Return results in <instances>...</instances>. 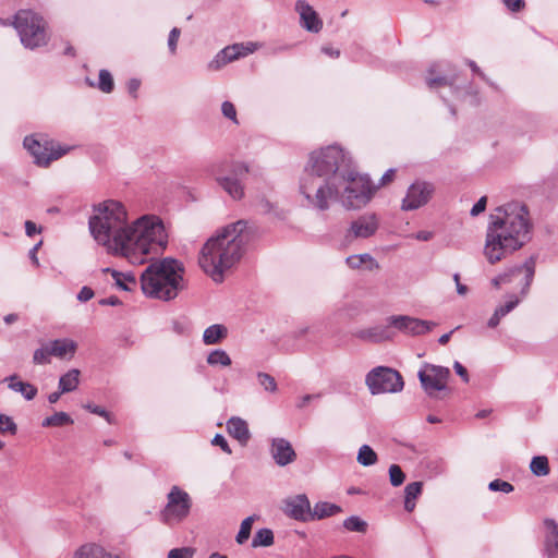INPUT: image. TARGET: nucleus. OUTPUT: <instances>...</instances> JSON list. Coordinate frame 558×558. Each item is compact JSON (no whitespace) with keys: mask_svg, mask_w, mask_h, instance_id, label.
Returning <instances> with one entry per match:
<instances>
[{"mask_svg":"<svg viewBox=\"0 0 558 558\" xmlns=\"http://www.w3.org/2000/svg\"><path fill=\"white\" fill-rule=\"evenodd\" d=\"M299 190L306 206L318 211L328 210L331 202L347 209L362 208L375 191L369 178L359 173L349 153L336 144L310 154Z\"/></svg>","mask_w":558,"mask_h":558,"instance_id":"obj_1","label":"nucleus"},{"mask_svg":"<svg viewBox=\"0 0 558 558\" xmlns=\"http://www.w3.org/2000/svg\"><path fill=\"white\" fill-rule=\"evenodd\" d=\"M94 210L88 226L95 241L131 264L146 263L149 255L160 254L168 243L162 221L156 216L145 215L128 225L124 206L113 199L98 204Z\"/></svg>","mask_w":558,"mask_h":558,"instance_id":"obj_2","label":"nucleus"},{"mask_svg":"<svg viewBox=\"0 0 558 558\" xmlns=\"http://www.w3.org/2000/svg\"><path fill=\"white\" fill-rule=\"evenodd\" d=\"M259 235V228L247 220L225 226L203 245L199 266L215 282H222L225 272L241 260L247 245Z\"/></svg>","mask_w":558,"mask_h":558,"instance_id":"obj_3","label":"nucleus"},{"mask_svg":"<svg viewBox=\"0 0 558 558\" xmlns=\"http://www.w3.org/2000/svg\"><path fill=\"white\" fill-rule=\"evenodd\" d=\"M525 205L511 203L496 208L487 226L483 254L492 265L521 248L531 239Z\"/></svg>","mask_w":558,"mask_h":558,"instance_id":"obj_4","label":"nucleus"},{"mask_svg":"<svg viewBox=\"0 0 558 558\" xmlns=\"http://www.w3.org/2000/svg\"><path fill=\"white\" fill-rule=\"evenodd\" d=\"M183 274L182 263L174 258L153 260L141 275L142 291L149 298L173 300L184 287Z\"/></svg>","mask_w":558,"mask_h":558,"instance_id":"obj_5","label":"nucleus"},{"mask_svg":"<svg viewBox=\"0 0 558 558\" xmlns=\"http://www.w3.org/2000/svg\"><path fill=\"white\" fill-rule=\"evenodd\" d=\"M13 26L22 45L31 50L43 47L48 43L46 22L43 16L32 10H20L14 15Z\"/></svg>","mask_w":558,"mask_h":558,"instance_id":"obj_6","label":"nucleus"},{"mask_svg":"<svg viewBox=\"0 0 558 558\" xmlns=\"http://www.w3.org/2000/svg\"><path fill=\"white\" fill-rule=\"evenodd\" d=\"M192 499L179 486H172L167 495V504L160 511V520L167 525L182 522L190 514Z\"/></svg>","mask_w":558,"mask_h":558,"instance_id":"obj_7","label":"nucleus"},{"mask_svg":"<svg viewBox=\"0 0 558 558\" xmlns=\"http://www.w3.org/2000/svg\"><path fill=\"white\" fill-rule=\"evenodd\" d=\"M365 384L372 395L399 392L404 385L399 372L386 366H377L369 371Z\"/></svg>","mask_w":558,"mask_h":558,"instance_id":"obj_8","label":"nucleus"},{"mask_svg":"<svg viewBox=\"0 0 558 558\" xmlns=\"http://www.w3.org/2000/svg\"><path fill=\"white\" fill-rule=\"evenodd\" d=\"M24 147L33 156L34 163L39 167H49L54 160L66 155L71 147L61 146L50 141L39 142L35 136H26L23 142Z\"/></svg>","mask_w":558,"mask_h":558,"instance_id":"obj_9","label":"nucleus"},{"mask_svg":"<svg viewBox=\"0 0 558 558\" xmlns=\"http://www.w3.org/2000/svg\"><path fill=\"white\" fill-rule=\"evenodd\" d=\"M450 376L448 367L425 364L418 372V379L425 392L429 397H435L436 392L447 389V380Z\"/></svg>","mask_w":558,"mask_h":558,"instance_id":"obj_10","label":"nucleus"},{"mask_svg":"<svg viewBox=\"0 0 558 558\" xmlns=\"http://www.w3.org/2000/svg\"><path fill=\"white\" fill-rule=\"evenodd\" d=\"M390 327L411 336H420L429 332L436 324L408 315H392L387 318Z\"/></svg>","mask_w":558,"mask_h":558,"instance_id":"obj_11","label":"nucleus"},{"mask_svg":"<svg viewBox=\"0 0 558 558\" xmlns=\"http://www.w3.org/2000/svg\"><path fill=\"white\" fill-rule=\"evenodd\" d=\"M434 193V185L425 181H415L412 183L402 199L401 208L403 210H415L424 206Z\"/></svg>","mask_w":558,"mask_h":558,"instance_id":"obj_12","label":"nucleus"},{"mask_svg":"<svg viewBox=\"0 0 558 558\" xmlns=\"http://www.w3.org/2000/svg\"><path fill=\"white\" fill-rule=\"evenodd\" d=\"M294 9L300 16V25L310 33L317 34L323 28V20L314 8L305 0H298Z\"/></svg>","mask_w":558,"mask_h":558,"instance_id":"obj_13","label":"nucleus"},{"mask_svg":"<svg viewBox=\"0 0 558 558\" xmlns=\"http://www.w3.org/2000/svg\"><path fill=\"white\" fill-rule=\"evenodd\" d=\"M283 511L290 518L301 521H311V504L306 495L300 494L284 500Z\"/></svg>","mask_w":558,"mask_h":558,"instance_id":"obj_14","label":"nucleus"},{"mask_svg":"<svg viewBox=\"0 0 558 558\" xmlns=\"http://www.w3.org/2000/svg\"><path fill=\"white\" fill-rule=\"evenodd\" d=\"M378 229V222L375 215H363L351 222L345 238L348 241L354 239H366L372 236Z\"/></svg>","mask_w":558,"mask_h":558,"instance_id":"obj_15","label":"nucleus"},{"mask_svg":"<svg viewBox=\"0 0 558 558\" xmlns=\"http://www.w3.org/2000/svg\"><path fill=\"white\" fill-rule=\"evenodd\" d=\"M270 456L279 466H286L296 460V453L289 440L281 437L272 438L270 441Z\"/></svg>","mask_w":558,"mask_h":558,"instance_id":"obj_16","label":"nucleus"},{"mask_svg":"<svg viewBox=\"0 0 558 558\" xmlns=\"http://www.w3.org/2000/svg\"><path fill=\"white\" fill-rule=\"evenodd\" d=\"M522 270L525 271V283L521 290V293L525 295L529 292L530 286L533 281L535 274V259L533 257L529 258L523 265L515 266L507 272L500 274V277H505L502 284L510 283L512 281V277L518 274H521Z\"/></svg>","mask_w":558,"mask_h":558,"instance_id":"obj_17","label":"nucleus"},{"mask_svg":"<svg viewBox=\"0 0 558 558\" xmlns=\"http://www.w3.org/2000/svg\"><path fill=\"white\" fill-rule=\"evenodd\" d=\"M226 428L228 434L239 441L241 446H246L251 439V432L245 420L239 416H232L227 421Z\"/></svg>","mask_w":558,"mask_h":558,"instance_id":"obj_18","label":"nucleus"},{"mask_svg":"<svg viewBox=\"0 0 558 558\" xmlns=\"http://www.w3.org/2000/svg\"><path fill=\"white\" fill-rule=\"evenodd\" d=\"M441 64H434L427 71L426 84L430 89H435L441 86L454 87L457 76L444 75L441 71Z\"/></svg>","mask_w":558,"mask_h":558,"instance_id":"obj_19","label":"nucleus"},{"mask_svg":"<svg viewBox=\"0 0 558 558\" xmlns=\"http://www.w3.org/2000/svg\"><path fill=\"white\" fill-rule=\"evenodd\" d=\"M46 344L48 347L50 355L58 359H64L66 355H70V357H72L77 349V344L73 340L68 338L48 341L46 342Z\"/></svg>","mask_w":558,"mask_h":558,"instance_id":"obj_20","label":"nucleus"},{"mask_svg":"<svg viewBox=\"0 0 558 558\" xmlns=\"http://www.w3.org/2000/svg\"><path fill=\"white\" fill-rule=\"evenodd\" d=\"M256 49L257 44L255 43L233 44L221 49L220 53L225 57L227 62L230 63L253 53Z\"/></svg>","mask_w":558,"mask_h":558,"instance_id":"obj_21","label":"nucleus"},{"mask_svg":"<svg viewBox=\"0 0 558 558\" xmlns=\"http://www.w3.org/2000/svg\"><path fill=\"white\" fill-rule=\"evenodd\" d=\"M218 185L233 199L239 201L244 196V186L238 178L217 175Z\"/></svg>","mask_w":558,"mask_h":558,"instance_id":"obj_22","label":"nucleus"},{"mask_svg":"<svg viewBox=\"0 0 558 558\" xmlns=\"http://www.w3.org/2000/svg\"><path fill=\"white\" fill-rule=\"evenodd\" d=\"M548 530L545 539V554L547 558H558V524L553 519L545 520Z\"/></svg>","mask_w":558,"mask_h":558,"instance_id":"obj_23","label":"nucleus"},{"mask_svg":"<svg viewBox=\"0 0 558 558\" xmlns=\"http://www.w3.org/2000/svg\"><path fill=\"white\" fill-rule=\"evenodd\" d=\"M8 387L12 391L21 393L27 401L33 400L37 396V388L29 383L19 380V375L13 374L4 379Z\"/></svg>","mask_w":558,"mask_h":558,"instance_id":"obj_24","label":"nucleus"},{"mask_svg":"<svg viewBox=\"0 0 558 558\" xmlns=\"http://www.w3.org/2000/svg\"><path fill=\"white\" fill-rule=\"evenodd\" d=\"M389 327H390L389 325L387 327H383V326L371 327V328L357 331L355 333V336L359 339L365 340V341H371V342H375V343L383 342V341L391 339V335L389 332Z\"/></svg>","mask_w":558,"mask_h":558,"instance_id":"obj_25","label":"nucleus"},{"mask_svg":"<svg viewBox=\"0 0 558 558\" xmlns=\"http://www.w3.org/2000/svg\"><path fill=\"white\" fill-rule=\"evenodd\" d=\"M73 558H121L118 555L108 553L104 547L97 544H85L81 546Z\"/></svg>","mask_w":558,"mask_h":558,"instance_id":"obj_26","label":"nucleus"},{"mask_svg":"<svg viewBox=\"0 0 558 558\" xmlns=\"http://www.w3.org/2000/svg\"><path fill=\"white\" fill-rule=\"evenodd\" d=\"M339 512H341L340 506L327 501H319L311 509V521L322 520Z\"/></svg>","mask_w":558,"mask_h":558,"instance_id":"obj_27","label":"nucleus"},{"mask_svg":"<svg viewBox=\"0 0 558 558\" xmlns=\"http://www.w3.org/2000/svg\"><path fill=\"white\" fill-rule=\"evenodd\" d=\"M81 372L77 368H71L59 378L58 388L61 392L68 393L76 390L80 385Z\"/></svg>","mask_w":558,"mask_h":558,"instance_id":"obj_28","label":"nucleus"},{"mask_svg":"<svg viewBox=\"0 0 558 558\" xmlns=\"http://www.w3.org/2000/svg\"><path fill=\"white\" fill-rule=\"evenodd\" d=\"M104 271L110 272L116 284L124 291H131L137 284L134 275H132L131 272L124 274L110 268H106L104 269Z\"/></svg>","mask_w":558,"mask_h":558,"instance_id":"obj_29","label":"nucleus"},{"mask_svg":"<svg viewBox=\"0 0 558 558\" xmlns=\"http://www.w3.org/2000/svg\"><path fill=\"white\" fill-rule=\"evenodd\" d=\"M228 330L223 325L215 324L207 327L203 333V341L205 344H216L225 339Z\"/></svg>","mask_w":558,"mask_h":558,"instance_id":"obj_30","label":"nucleus"},{"mask_svg":"<svg viewBox=\"0 0 558 558\" xmlns=\"http://www.w3.org/2000/svg\"><path fill=\"white\" fill-rule=\"evenodd\" d=\"M423 483L412 482L409 483L404 488V509L408 512H412L415 508V499L422 493Z\"/></svg>","mask_w":558,"mask_h":558,"instance_id":"obj_31","label":"nucleus"},{"mask_svg":"<svg viewBox=\"0 0 558 558\" xmlns=\"http://www.w3.org/2000/svg\"><path fill=\"white\" fill-rule=\"evenodd\" d=\"M345 264L351 268V269H359L361 268L363 265H366L367 268L369 270L374 269V268H378V264L377 262L374 259V257L368 254V253H364V254H357V255H351V256H348L345 258Z\"/></svg>","mask_w":558,"mask_h":558,"instance_id":"obj_32","label":"nucleus"},{"mask_svg":"<svg viewBox=\"0 0 558 558\" xmlns=\"http://www.w3.org/2000/svg\"><path fill=\"white\" fill-rule=\"evenodd\" d=\"M274 544V533L270 529L258 530L252 541V547H268Z\"/></svg>","mask_w":558,"mask_h":558,"instance_id":"obj_33","label":"nucleus"},{"mask_svg":"<svg viewBox=\"0 0 558 558\" xmlns=\"http://www.w3.org/2000/svg\"><path fill=\"white\" fill-rule=\"evenodd\" d=\"M356 460L363 466H371L377 462V454L371 446L363 445L359 449Z\"/></svg>","mask_w":558,"mask_h":558,"instance_id":"obj_34","label":"nucleus"},{"mask_svg":"<svg viewBox=\"0 0 558 558\" xmlns=\"http://www.w3.org/2000/svg\"><path fill=\"white\" fill-rule=\"evenodd\" d=\"M531 472L536 476H546L549 474L548 459L545 456H536L530 463Z\"/></svg>","mask_w":558,"mask_h":558,"instance_id":"obj_35","label":"nucleus"},{"mask_svg":"<svg viewBox=\"0 0 558 558\" xmlns=\"http://www.w3.org/2000/svg\"><path fill=\"white\" fill-rule=\"evenodd\" d=\"M207 363L211 366H229L231 359L225 350L216 349L208 354Z\"/></svg>","mask_w":558,"mask_h":558,"instance_id":"obj_36","label":"nucleus"},{"mask_svg":"<svg viewBox=\"0 0 558 558\" xmlns=\"http://www.w3.org/2000/svg\"><path fill=\"white\" fill-rule=\"evenodd\" d=\"M69 424H73V420L65 412H56L53 415L46 417L41 423L43 427L63 426Z\"/></svg>","mask_w":558,"mask_h":558,"instance_id":"obj_37","label":"nucleus"},{"mask_svg":"<svg viewBox=\"0 0 558 558\" xmlns=\"http://www.w3.org/2000/svg\"><path fill=\"white\" fill-rule=\"evenodd\" d=\"M256 518V515H250L241 522L240 531L235 536L238 544L242 545L250 538L252 526Z\"/></svg>","mask_w":558,"mask_h":558,"instance_id":"obj_38","label":"nucleus"},{"mask_svg":"<svg viewBox=\"0 0 558 558\" xmlns=\"http://www.w3.org/2000/svg\"><path fill=\"white\" fill-rule=\"evenodd\" d=\"M343 527L350 532L365 533L367 522L357 515H351L343 521Z\"/></svg>","mask_w":558,"mask_h":558,"instance_id":"obj_39","label":"nucleus"},{"mask_svg":"<svg viewBox=\"0 0 558 558\" xmlns=\"http://www.w3.org/2000/svg\"><path fill=\"white\" fill-rule=\"evenodd\" d=\"M97 87L106 94H109L113 90L114 82L111 73L108 70L102 69L99 71V81Z\"/></svg>","mask_w":558,"mask_h":558,"instance_id":"obj_40","label":"nucleus"},{"mask_svg":"<svg viewBox=\"0 0 558 558\" xmlns=\"http://www.w3.org/2000/svg\"><path fill=\"white\" fill-rule=\"evenodd\" d=\"M51 355L46 343L36 349L33 353V363L36 365H46L50 363Z\"/></svg>","mask_w":558,"mask_h":558,"instance_id":"obj_41","label":"nucleus"},{"mask_svg":"<svg viewBox=\"0 0 558 558\" xmlns=\"http://www.w3.org/2000/svg\"><path fill=\"white\" fill-rule=\"evenodd\" d=\"M17 432V425L13 418L7 414L0 413V434L15 435Z\"/></svg>","mask_w":558,"mask_h":558,"instance_id":"obj_42","label":"nucleus"},{"mask_svg":"<svg viewBox=\"0 0 558 558\" xmlns=\"http://www.w3.org/2000/svg\"><path fill=\"white\" fill-rule=\"evenodd\" d=\"M257 379H258V383L259 385L268 392H276L277 391V383L275 380V378L267 374V373H263V372H259L257 374Z\"/></svg>","mask_w":558,"mask_h":558,"instance_id":"obj_43","label":"nucleus"},{"mask_svg":"<svg viewBox=\"0 0 558 558\" xmlns=\"http://www.w3.org/2000/svg\"><path fill=\"white\" fill-rule=\"evenodd\" d=\"M389 480L395 487L400 486L404 482L405 475L398 464H391L389 466Z\"/></svg>","mask_w":558,"mask_h":558,"instance_id":"obj_44","label":"nucleus"},{"mask_svg":"<svg viewBox=\"0 0 558 558\" xmlns=\"http://www.w3.org/2000/svg\"><path fill=\"white\" fill-rule=\"evenodd\" d=\"M221 113L226 119L232 121L233 124L239 125L235 106L231 101H223L221 104Z\"/></svg>","mask_w":558,"mask_h":558,"instance_id":"obj_45","label":"nucleus"},{"mask_svg":"<svg viewBox=\"0 0 558 558\" xmlns=\"http://www.w3.org/2000/svg\"><path fill=\"white\" fill-rule=\"evenodd\" d=\"M520 303V299L515 295H510L509 300L504 304L498 306L495 312L502 318L512 310H514Z\"/></svg>","mask_w":558,"mask_h":558,"instance_id":"obj_46","label":"nucleus"},{"mask_svg":"<svg viewBox=\"0 0 558 558\" xmlns=\"http://www.w3.org/2000/svg\"><path fill=\"white\" fill-rule=\"evenodd\" d=\"M520 303V299L515 295H510L509 300L504 304L498 306L495 312L502 318L512 310H514Z\"/></svg>","mask_w":558,"mask_h":558,"instance_id":"obj_47","label":"nucleus"},{"mask_svg":"<svg viewBox=\"0 0 558 558\" xmlns=\"http://www.w3.org/2000/svg\"><path fill=\"white\" fill-rule=\"evenodd\" d=\"M250 172V166L246 162L234 161L231 165V174L229 177L238 178L240 181Z\"/></svg>","mask_w":558,"mask_h":558,"instance_id":"obj_48","label":"nucleus"},{"mask_svg":"<svg viewBox=\"0 0 558 558\" xmlns=\"http://www.w3.org/2000/svg\"><path fill=\"white\" fill-rule=\"evenodd\" d=\"M488 488L492 492H502L505 494H509L513 492L514 487L511 483L502 481V480H494L488 484Z\"/></svg>","mask_w":558,"mask_h":558,"instance_id":"obj_49","label":"nucleus"},{"mask_svg":"<svg viewBox=\"0 0 558 558\" xmlns=\"http://www.w3.org/2000/svg\"><path fill=\"white\" fill-rule=\"evenodd\" d=\"M84 408L89 411L90 413L93 414H96V415H99L101 417H104L109 424H112L113 423V417L111 415V413H109L106 409H104L100 405H96V404H93V403H87L84 405Z\"/></svg>","mask_w":558,"mask_h":558,"instance_id":"obj_50","label":"nucleus"},{"mask_svg":"<svg viewBox=\"0 0 558 558\" xmlns=\"http://www.w3.org/2000/svg\"><path fill=\"white\" fill-rule=\"evenodd\" d=\"M193 550L189 547L173 548L168 553V558H192Z\"/></svg>","mask_w":558,"mask_h":558,"instance_id":"obj_51","label":"nucleus"},{"mask_svg":"<svg viewBox=\"0 0 558 558\" xmlns=\"http://www.w3.org/2000/svg\"><path fill=\"white\" fill-rule=\"evenodd\" d=\"M180 34H181V32L177 27L172 28L169 33L168 47L172 54H174L177 51V45H178Z\"/></svg>","mask_w":558,"mask_h":558,"instance_id":"obj_52","label":"nucleus"},{"mask_svg":"<svg viewBox=\"0 0 558 558\" xmlns=\"http://www.w3.org/2000/svg\"><path fill=\"white\" fill-rule=\"evenodd\" d=\"M228 62L225 57L220 53V51L214 57V59L208 63V69L210 71H218L227 65Z\"/></svg>","mask_w":558,"mask_h":558,"instance_id":"obj_53","label":"nucleus"},{"mask_svg":"<svg viewBox=\"0 0 558 558\" xmlns=\"http://www.w3.org/2000/svg\"><path fill=\"white\" fill-rule=\"evenodd\" d=\"M211 444L215 445V446L220 447L221 450L223 452H226L227 454H231L232 453V450H231L228 441L226 440V438L221 434H216L214 439L211 440Z\"/></svg>","mask_w":558,"mask_h":558,"instance_id":"obj_54","label":"nucleus"},{"mask_svg":"<svg viewBox=\"0 0 558 558\" xmlns=\"http://www.w3.org/2000/svg\"><path fill=\"white\" fill-rule=\"evenodd\" d=\"M486 204H487V197L486 196H482L472 207L470 214L471 216L473 217H476L478 216L481 213H483L486 208Z\"/></svg>","mask_w":558,"mask_h":558,"instance_id":"obj_55","label":"nucleus"},{"mask_svg":"<svg viewBox=\"0 0 558 558\" xmlns=\"http://www.w3.org/2000/svg\"><path fill=\"white\" fill-rule=\"evenodd\" d=\"M501 1L512 12H519L525 7L524 0H501Z\"/></svg>","mask_w":558,"mask_h":558,"instance_id":"obj_56","label":"nucleus"},{"mask_svg":"<svg viewBox=\"0 0 558 558\" xmlns=\"http://www.w3.org/2000/svg\"><path fill=\"white\" fill-rule=\"evenodd\" d=\"M94 291L89 287H83L77 293V300L80 302H87L94 298Z\"/></svg>","mask_w":558,"mask_h":558,"instance_id":"obj_57","label":"nucleus"},{"mask_svg":"<svg viewBox=\"0 0 558 558\" xmlns=\"http://www.w3.org/2000/svg\"><path fill=\"white\" fill-rule=\"evenodd\" d=\"M453 368L464 383L470 381L469 373H468L466 368L460 362L456 361L453 364Z\"/></svg>","mask_w":558,"mask_h":558,"instance_id":"obj_58","label":"nucleus"},{"mask_svg":"<svg viewBox=\"0 0 558 558\" xmlns=\"http://www.w3.org/2000/svg\"><path fill=\"white\" fill-rule=\"evenodd\" d=\"M140 86H141V81L137 80V78H131L129 82H128V92L129 94L133 97V98H136L137 97V90L140 89Z\"/></svg>","mask_w":558,"mask_h":558,"instance_id":"obj_59","label":"nucleus"},{"mask_svg":"<svg viewBox=\"0 0 558 558\" xmlns=\"http://www.w3.org/2000/svg\"><path fill=\"white\" fill-rule=\"evenodd\" d=\"M41 227H37V225L31 220L25 221V233L27 236H33L36 233L41 232Z\"/></svg>","mask_w":558,"mask_h":558,"instance_id":"obj_60","label":"nucleus"},{"mask_svg":"<svg viewBox=\"0 0 558 558\" xmlns=\"http://www.w3.org/2000/svg\"><path fill=\"white\" fill-rule=\"evenodd\" d=\"M43 245V240H40L38 243H36L28 252V257L29 259L32 260V263L38 267L39 266V260H38V257H37V252L38 250L40 248V246Z\"/></svg>","mask_w":558,"mask_h":558,"instance_id":"obj_61","label":"nucleus"},{"mask_svg":"<svg viewBox=\"0 0 558 558\" xmlns=\"http://www.w3.org/2000/svg\"><path fill=\"white\" fill-rule=\"evenodd\" d=\"M418 241H429L433 239L434 233L432 231L422 230L413 235Z\"/></svg>","mask_w":558,"mask_h":558,"instance_id":"obj_62","label":"nucleus"},{"mask_svg":"<svg viewBox=\"0 0 558 558\" xmlns=\"http://www.w3.org/2000/svg\"><path fill=\"white\" fill-rule=\"evenodd\" d=\"M395 173V169H388L380 179V185H386L390 183L393 180Z\"/></svg>","mask_w":558,"mask_h":558,"instance_id":"obj_63","label":"nucleus"},{"mask_svg":"<svg viewBox=\"0 0 558 558\" xmlns=\"http://www.w3.org/2000/svg\"><path fill=\"white\" fill-rule=\"evenodd\" d=\"M100 305L117 306L121 304V301L117 296H109L99 301Z\"/></svg>","mask_w":558,"mask_h":558,"instance_id":"obj_64","label":"nucleus"}]
</instances>
